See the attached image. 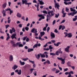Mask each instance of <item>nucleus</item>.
Returning <instances> with one entry per match:
<instances>
[{
	"instance_id": "obj_1",
	"label": "nucleus",
	"mask_w": 77,
	"mask_h": 77,
	"mask_svg": "<svg viewBox=\"0 0 77 77\" xmlns=\"http://www.w3.org/2000/svg\"><path fill=\"white\" fill-rule=\"evenodd\" d=\"M48 14L49 15V19L50 18H51L54 15V11H53L49 10V11H48Z\"/></svg>"
},
{
	"instance_id": "obj_2",
	"label": "nucleus",
	"mask_w": 77,
	"mask_h": 77,
	"mask_svg": "<svg viewBox=\"0 0 77 77\" xmlns=\"http://www.w3.org/2000/svg\"><path fill=\"white\" fill-rule=\"evenodd\" d=\"M29 62H30L33 64L32 66L33 68H35L36 67V64L35 63V61H32L29 59Z\"/></svg>"
},
{
	"instance_id": "obj_3",
	"label": "nucleus",
	"mask_w": 77,
	"mask_h": 77,
	"mask_svg": "<svg viewBox=\"0 0 77 77\" xmlns=\"http://www.w3.org/2000/svg\"><path fill=\"white\" fill-rule=\"evenodd\" d=\"M16 46L19 45V47H23V45L22 44H21V42H18L16 44Z\"/></svg>"
},
{
	"instance_id": "obj_4",
	"label": "nucleus",
	"mask_w": 77,
	"mask_h": 77,
	"mask_svg": "<svg viewBox=\"0 0 77 77\" xmlns=\"http://www.w3.org/2000/svg\"><path fill=\"white\" fill-rule=\"evenodd\" d=\"M17 36V34H13L11 36L12 39H14V38H15V39H17V37H16V36Z\"/></svg>"
},
{
	"instance_id": "obj_5",
	"label": "nucleus",
	"mask_w": 77,
	"mask_h": 77,
	"mask_svg": "<svg viewBox=\"0 0 77 77\" xmlns=\"http://www.w3.org/2000/svg\"><path fill=\"white\" fill-rule=\"evenodd\" d=\"M70 48V46H67L65 50V51H66V52H67V53H68L69 51V48Z\"/></svg>"
},
{
	"instance_id": "obj_6",
	"label": "nucleus",
	"mask_w": 77,
	"mask_h": 77,
	"mask_svg": "<svg viewBox=\"0 0 77 77\" xmlns=\"http://www.w3.org/2000/svg\"><path fill=\"white\" fill-rule=\"evenodd\" d=\"M62 27V30H64L65 29V26H62V25H60L59 26V30H60L61 29V28Z\"/></svg>"
},
{
	"instance_id": "obj_7",
	"label": "nucleus",
	"mask_w": 77,
	"mask_h": 77,
	"mask_svg": "<svg viewBox=\"0 0 77 77\" xmlns=\"http://www.w3.org/2000/svg\"><path fill=\"white\" fill-rule=\"evenodd\" d=\"M13 56H12V55H10L9 57V61H10V62H12V61H13Z\"/></svg>"
},
{
	"instance_id": "obj_8",
	"label": "nucleus",
	"mask_w": 77,
	"mask_h": 77,
	"mask_svg": "<svg viewBox=\"0 0 77 77\" xmlns=\"http://www.w3.org/2000/svg\"><path fill=\"white\" fill-rule=\"evenodd\" d=\"M60 7V6L59 5V3H55V7L57 8L58 9H59V8Z\"/></svg>"
},
{
	"instance_id": "obj_9",
	"label": "nucleus",
	"mask_w": 77,
	"mask_h": 77,
	"mask_svg": "<svg viewBox=\"0 0 77 77\" xmlns=\"http://www.w3.org/2000/svg\"><path fill=\"white\" fill-rule=\"evenodd\" d=\"M37 29L33 28L31 30V32L32 33H35V32H37Z\"/></svg>"
},
{
	"instance_id": "obj_10",
	"label": "nucleus",
	"mask_w": 77,
	"mask_h": 77,
	"mask_svg": "<svg viewBox=\"0 0 77 77\" xmlns=\"http://www.w3.org/2000/svg\"><path fill=\"white\" fill-rule=\"evenodd\" d=\"M23 4H25L26 5H27V0H23L22 1Z\"/></svg>"
},
{
	"instance_id": "obj_11",
	"label": "nucleus",
	"mask_w": 77,
	"mask_h": 77,
	"mask_svg": "<svg viewBox=\"0 0 77 77\" xmlns=\"http://www.w3.org/2000/svg\"><path fill=\"white\" fill-rule=\"evenodd\" d=\"M39 17H41L42 19H45V17L42 14H39L38 15Z\"/></svg>"
},
{
	"instance_id": "obj_12",
	"label": "nucleus",
	"mask_w": 77,
	"mask_h": 77,
	"mask_svg": "<svg viewBox=\"0 0 77 77\" xmlns=\"http://www.w3.org/2000/svg\"><path fill=\"white\" fill-rule=\"evenodd\" d=\"M7 35V37L6 39V41H8L9 39H10V36H9V34L8 33H6Z\"/></svg>"
},
{
	"instance_id": "obj_13",
	"label": "nucleus",
	"mask_w": 77,
	"mask_h": 77,
	"mask_svg": "<svg viewBox=\"0 0 77 77\" xmlns=\"http://www.w3.org/2000/svg\"><path fill=\"white\" fill-rule=\"evenodd\" d=\"M51 36L52 38H55V35L54 33L51 32Z\"/></svg>"
},
{
	"instance_id": "obj_14",
	"label": "nucleus",
	"mask_w": 77,
	"mask_h": 77,
	"mask_svg": "<svg viewBox=\"0 0 77 77\" xmlns=\"http://www.w3.org/2000/svg\"><path fill=\"white\" fill-rule=\"evenodd\" d=\"M18 68V66L16 65H14L12 67V69H14V70H15L17 68Z\"/></svg>"
},
{
	"instance_id": "obj_15",
	"label": "nucleus",
	"mask_w": 77,
	"mask_h": 77,
	"mask_svg": "<svg viewBox=\"0 0 77 77\" xmlns=\"http://www.w3.org/2000/svg\"><path fill=\"white\" fill-rule=\"evenodd\" d=\"M38 1L39 2L41 5H44V2L42 1H40V0H38Z\"/></svg>"
},
{
	"instance_id": "obj_16",
	"label": "nucleus",
	"mask_w": 77,
	"mask_h": 77,
	"mask_svg": "<svg viewBox=\"0 0 77 77\" xmlns=\"http://www.w3.org/2000/svg\"><path fill=\"white\" fill-rule=\"evenodd\" d=\"M19 62L21 65H25V62H22L21 60L19 61Z\"/></svg>"
},
{
	"instance_id": "obj_17",
	"label": "nucleus",
	"mask_w": 77,
	"mask_h": 77,
	"mask_svg": "<svg viewBox=\"0 0 77 77\" xmlns=\"http://www.w3.org/2000/svg\"><path fill=\"white\" fill-rule=\"evenodd\" d=\"M68 15H69V16H70V15H71V16H74V13H69Z\"/></svg>"
},
{
	"instance_id": "obj_18",
	"label": "nucleus",
	"mask_w": 77,
	"mask_h": 77,
	"mask_svg": "<svg viewBox=\"0 0 77 77\" xmlns=\"http://www.w3.org/2000/svg\"><path fill=\"white\" fill-rule=\"evenodd\" d=\"M72 36V33H68V38H71Z\"/></svg>"
},
{
	"instance_id": "obj_19",
	"label": "nucleus",
	"mask_w": 77,
	"mask_h": 77,
	"mask_svg": "<svg viewBox=\"0 0 77 77\" xmlns=\"http://www.w3.org/2000/svg\"><path fill=\"white\" fill-rule=\"evenodd\" d=\"M59 44H60V42H58L57 44L54 43V45L55 46H56L57 47H58Z\"/></svg>"
},
{
	"instance_id": "obj_20",
	"label": "nucleus",
	"mask_w": 77,
	"mask_h": 77,
	"mask_svg": "<svg viewBox=\"0 0 77 77\" xmlns=\"http://www.w3.org/2000/svg\"><path fill=\"white\" fill-rule=\"evenodd\" d=\"M70 64H71V62L70 61H69L67 63V65L68 66H69V67L71 66V65Z\"/></svg>"
},
{
	"instance_id": "obj_21",
	"label": "nucleus",
	"mask_w": 77,
	"mask_h": 77,
	"mask_svg": "<svg viewBox=\"0 0 77 77\" xmlns=\"http://www.w3.org/2000/svg\"><path fill=\"white\" fill-rule=\"evenodd\" d=\"M17 17H18L19 18H21V14H20L19 13H18L17 14Z\"/></svg>"
},
{
	"instance_id": "obj_22",
	"label": "nucleus",
	"mask_w": 77,
	"mask_h": 77,
	"mask_svg": "<svg viewBox=\"0 0 77 77\" xmlns=\"http://www.w3.org/2000/svg\"><path fill=\"white\" fill-rule=\"evenodd\" d=\"M6 5H7V3H5L2 5V8H5L6 7Z\"/></svg>"
},
{
	"instance_id": "obj_23",
	"label": "nucleus",
	"mask_w": 77,
	"mask_h": 77,
	"mask_svg": "<svg viewBox=\"0 0 77 77\" xmlns=\"http://www.w3.org/2000/svg\"><path fill=\"white\" fill-rule=\"evenodd\" d=\"M17 74L18 75H21V70L20 69L19 71H18Z\"/></svg>"
},
{
	"instance_id": "obj_24",
	"label": "nucleus",
	"mask_w": 77,
	"mask_h": 77,
	"mask_svg": "<svg viewBox=\"0 0 77 77\" xmlns=\"http://www.w3.org/2000/svg\"><path fill=\"white\" fill-rule=\"evenodd\" d=\"M45 34V32H40V35L41 36V37H42L43 35H44Z\"/></svg>"
},
{
	"instance_id": "obj_25",
	"label": "nucleus",
	"mask_w": 77,
	"mask_h": 77,
	"mask_svg": "<svg viewBox=\"0 0 77 77\" xmlns=\"http://www.w3.org/2000/svg\"><path fill=\"white\" fill-rule=\"evenodd\" d=\"M33 49H28V52L29 53V52H30L31 51H33Z\"/></svg>"
},
{
	"instance_id": "obj_26",
	"label": "nucleus",
	"mask_w": 77,
	"mask_h": 77,
	"mask_svg": "<svg viewBox=\"0 0 77 77\" xmlns=\"http://www.w3.org/2000/svg\"><path fill=\"white\" fill-rule=\"evenodd\" d=\"M77 20V16H75V18L73 19V21H76Z\"/></svg>"
},
{
	"instance_id": "obj_27",
	"label": "nucleus",
	"mask_w": 77,
	"mask_h": 77,
	"mask_svg": "<svg viewBox=\"0 0 77 77\" xmlns=\"http://www.w3.org/2000/svg\"><path fill=\"white\" fill-rule=\"evenodd\" d=\"M35 56L37 59L39 60V58L40 57V54H38L37 55H36Z\"/></svg>"
},
{
	"instance_id": "obj_28",
	"label": "nucleus",
	"mask_w": 77,
	"mask_h": 77,
	"mask_svg": "<svg viewBox=\"0 0 77 77\" xmlns=\"http://www.w3.org/2000/svg\"><path fill=\"white\" fill-rule=\"evenodd\" d=\"M61 61H62V64H65V59H63Z\"/></svg>"
},
{
	"instance_id": "obj_29",
	"label": "nucleus",
	"mask_w": 77,
	"mask_h": 77,
	"mask_svg": "<svg viewBox=\"0 0 77 77\" xmlns=\"http://www.w3.org/2000/svg\"><path fill=\"white\" fill-rule=\"evenodd\" d=\"M6 11L5 10H3L2 11V14H3V17H5L6 16V14H5Z\"/></svg>"
},
{
	"instance_id": "obj_30",
	"label": "nucleus",
	"mask_w": 77,
	"mask_h": 77,
	"mask_svg": "<svg viewBox=\"0 0 77 77\" xmlns=\"http://www.w3.org/2000/svg\"><path fill=\"white\" fill-rule=\"evenodd\" d=\"M70 9L71 12H75V10L73 9L72 8H70Z\"/></svg>"
},
{
	"instance_id": "obj_31",
	"label": "nucleus",
	"mask_w": 77,
	"mask_h": 77,
	"mask_svg": "<svg viewBox=\"0 0 77 77\" xmlns=\"http://www.w3.org/2000/svg\"><path fill=\"white\" fill-rule=\"evenodd\" d=\"M46 63H48V64H51V62H50V60H46Z\"/></svg>"
},
{
	"instance_id": "obj_32",
	"label": "nucleus",
	"mask_w": 77,
	"mask_h": 77,
	"mask_svg": "<svg viewBox=\"0 0 77 77\" xmlns=\"http://www.w3.org/2000/svg\"><path fill=\"white\" fill-rule=\"evenodd\" d=\"M40 56H41V57H45V55H44V54H40Z\"/></svg>"
},
{
	"instance_id": "obj_33",
	"label": "nucleus",
	"mask_w": 77,
	"mask_h": 77,
	"mask_svg": "<svg viewBox=\"0 0 77 77\" xmlns=\"http://www.w3.org/2000/svg\"><path fill=\"white\" fill-rule=\"evenodd\" d=\"M64 34H65V35L64 36L65 38H66V36H67L68 35V33H67V32H64Z\"/></svg>"
},
{
	"instance_id": "obj_34",
	"label": "nucleus",
	"mask_w": 77,
	"mask_h": 77,
	"mask_svg": "<svg viewBox=\"0 0 77 77\" xmlns=\"http://www.w3.org/2000/svg\"><path fill=\"white\" fill-rule=\"evenodd\" d=\"M60 72V70H58L57 69H56L55 70V73L56 74H57V73H59Z\"/></svg>"
},
{
	"instance_id": "obj_35",
	"label": "nucleus",
	"mask_w": 77,
	"mask_h": 77,
	"mask_svg": "<svg viewBox=\"0 0 77 77\" xmlns=\"http://www.w3.org/2000/svg\"><path fill=\"white\" fill-rule=\"evenodd\" d=\"M29 59V58H23L22 59L23 60V61H26L27 60H28Z\"/></svg>"
},
{
	"instance_id": "obj_36",
	"label": "nucleus",
	"mask_w": 77,
	"mask_h": 77,
	"mask_svg": "<svg viewBox=\"0 0 77 77\" xmlns=\"http://www.w3.org/2000/svg\"><path fill=\"white\" fill-rule=\"evenodd\" d=\"M58 51L60 53H61V54H62V51H61V48L59 49Z\"/></svg>"
},
{
	"instance_id": "obj_37",
	"label": "nucleus",
	"mask_w": 77,
	"mask_h": 77,
	"mask_svg": "<svg viewBox=\"0 0 77 77\" xmlns=\"http://www.w3.org/2000/svg\"><path fill=\"white\" fill-rule=\"evenodd\" d=\"M50 54L51 56H55L56 55V54L53 53H50Z\"/></svg>"
},
{
	"instance_id": "obj_38",
	"label": "nucleus",
	"mask_w": 77,
	"mask_h": 77,
	"mask_svg": "<svg viewBox=\"0 0 77 77\" xmlns=\"http://www.w3.org/2000/svg\"><path fill=\"white\" fill-rule=\"evenodd\" d=\"M63 18H64V17H65L66 13H63Z\"/></svg>"
},
{
	"instance_id": "obj_39",
	"label": "nucleus",
	"mask_w": 77,
	"mask_h": 77,
	"mask_svg": "<svg viewBox=\"0 0 77 77\" xmlns=\"http://www.w3.org/2000/svg\"><path fill=\"white\" fill-rule=\"evenodd\" d=\"M34 70V69L33 68H32L30 69V71L31 73H32V72H33V71Z\"/></svg>"
},
{
	"instance_id": "obj_40",
	"label": "nucleus",
	"mask_w": 77,
	"mask_h": 77,
	"mask_svg": "<svg viewBox=\"0 0 77 77\" xmlns=\"http://www.w3.org/2000/svg\"><path fill=\"white\" fill-rule=\"evenodd\" d=\"M26 30V31H28V30H29V28L28 27H26L25 28Z\"/></svg>"
},
{
	"instance_id": "obj_41",
	"label": "nucleus",
	"mask_w": 77,
	"mask_h": 77,
	"mask_svg": "<svg viewBox=\"0 0 77 77\" xmlns=\"http://www.w3.org/2000/svg\"><path fill=\"white\" fill-rule=\"evenodd\" d=\"M74 74V72L72 71H70V72H69V74Z\"/></svg>"
},
{
	"instance_id": "obj_42",
	"label": "nucleus",
	"mask_w": 77,
	"mask_h": 77,
	"mask_svg": "<svg viewBox=\"0 0 77 77\" xmlns=\"http://www.w3.org/2000/svg\"><path fill=\"white\" fill-rule=\"evenodd\" d=\"M56 68H53L51 69L52 71H54H54H56Z\"/></svg>"
},
{
	"instance_id": "obj_43",
	"label": "nucleus",
	"mask_w": 77,
	"mask_h": 77,
	"mask_svg": "<svg viewBox=\"0 0 77 77\" xmlns=\"http://www.w3.org/2000/svg\"><path fill=\"white\" fill-rule=\"evenodd\" d=\"M51 46V45H50L49 46V48L50 50L53 49V47H52Z\"/></svg>"
},
{
	"instance_id": "obj_44",
	"label": "nucleus",
	"mask_w": 77,
	"mask_h": 77,
	"mask_svg": "<svg viewBox=\"0 0 77 77\" xmlns=\"http://www.w3.org/2000/svg\"><path fill=\"white\" fill-rule=\"evenodd\" d=\"M57 59L58 60H62V59H63V58H62V57H57Z\"/></svg>"
},
{
	"instance_id": "obj_45",
	"label": "nucleus",
	"mask_w": 77,
	"mask_h": 77,
	"mask_svg": "<svg viewBox=\"0 0 77 77\" xmlns=\"http://www.w3.org/2000/svg\"><path fill=\"white\" fill-rule=\"evenodd\" d=\"M37 47H38V44H36L34 45L33 47V48H35V47L36 48Z\"/></svg>"
},
{
	"instance_id": "obj_46",
	"label": "nucleus",
	"mask_w": 77,
	"mask_h": 77,
	"mask_svg": "<svg viewBox=\"0 0 77 77\" xmlns=\"http://www.w3.org/2000/svg\"><path fill=\"white\" fill-rule=\"evenodd\" d=\"M59 14H55V18H58V17H59Z\"/></svg>"
},
{
	"instance_id": "obj_47",
	"label": "nucleus",
	"mask_w": 77,
	"mask_h": 77,
	"mask_svg": "<svg viewBox=\"0 0 77 77\" xmlns=\"http://www.w3.org/2000/svg\"><path fill=\"white\" fill-rule=\"evenodd\" d=\"M0 32L1 33H2L3 34L5 33L4 32L2 31V29H0Z\"/></svg>"
},
{
	"instance_id": "obj_48",
	"label": "nucleus",
	"mask_w": 77,
	"mask_h": 77,
	"mask_svg": "<svg viewBox=\"0 0 77 77\" xmlns=\"http://www.w3.org/2000/svg\"><path fill=\"white\" fill-rule=\"evenodd\" d=\"M43 14H47V11H44L42 12Z\"/></svg>"
},
{
	"instance_id": "obj_49",
	"label": "nucleus",
	"mask_w": 77,
	"mask_h": 77,
	"mask_svg": "<svg viewBox=\"0 0 77 77\" xmlns=\"http://www.w3.org/2000/svg\"><path fill=\"white\" fill-rule=\"evenodd\" d=\"M63 70H64V72H65V71H67L68 70V68H66V69H64Z\"/></svg>"
},
{
	"instance_id": "obj_50",
	"label": "nucleus",
	"mask_w": 77,
	"mask_h": 77,
	"mask_svg": "<svg viewBox=\"0 0 77 77\" xmlns=\"http://www.w3.org/2000/svg\"><path fill=\"white\" fill-rule=\"evenodd\" d=\"M47 19H46V21H47L48 22V17H49V16L48 15H47Z\"/></svg>"
},
{
	"instance_id": "obj_51",
	"label": "nucleus",
	"mask_w": 77,
	"mask_h": 77,
	"mask_svg": "<svg viewBox=\"0 0 77 77\" xmlns=\"http://www.w3.org/2000/svg\"><path fill=\"white\" fill-rule=\"evenodd\" d=\"M65 20H63L62 21L60 22V24H62V23H65Z\"/></svg>"
},
{
	"instance_id": "obj_52",
	"label": "nucleus",
	"mask_w": 77,
	"mask_h": 77,
	"mask_svg": "<svg viewBox=\"0 0 77 77\" xmlns=\"http://www.w3.org/2000/svg\"><path fill=\"white\" fill-rule=\"evenodd\" d=\"M66 12H69V9L67 7L66 8Z\"/></svg>"
},
{
	"instance_id": "obj_53",
	"label": "nucleus",
	"mask_w": 77,
	"mask_h": 77,
	"mask_svg": "<svg viewBox=\"0 0 77 77\" xmlns=\"http://www.w3.org/2000/svg\"><path fill=\"white\" fill-rule=\"evenodd\" d=\"M26 5H28V7H29V5H32V3H31V2H29V3L27 2V4H26Z\"/></svg>"
},
{
	"instance_id": "obj_54",
	"label": "nucleus",
	"mask_w": 77,
	"mask_h": 77,
	"mask_svg": "<svg viewBox=\"0 0 77 77\" xmlns=\"http://www.w3.org/2000/svg\"><path fill=\"white\" fill-rule=\"evenodd\" d=\"M10 15H11V14L13 13V10H11H11H10Z\"/></svg>"
},
{
	"instance_id": "obj_55",
	"label": "nucleus",
	"mask_w": 77,
	"mask_h": 77,
	"mask_svg": "<svg viewBox=\"0 0 77 77\" xmlns=\"http://www.w3.org/2000/svg\"><path fill=\"white\" fill-rule=\"evenodd\" d=\"M44 50L45 51H48V50H49V48H44Z\"/></svg>"
},
{
	"instance_id": "obj_56",
	"label": "nucleus",
	"mask_w": 77,
	"mask_h": 77,
	"mask_svg": "<svg viewBox=\"0 0 77 77\" xmlns=\"http://www.w3.org/2000/svg\"><path fill=\"white\" fill-rule=\"evenodd\" d=\"M12 30L13 32H15V29H14V27L12 28Z\"/></svg>"
},
{
	"instance_id": "obj_57",
	"label": "nucleus",
	"mask_w": 77,
	"mask_h": 77,
	"mask_svg": "<svg viewBox=\"0 0 77 77\" xmlns=\"http://www.w3.org/2000/svg\"><path fill=\"white\" fill-rule=\"evenodd\" d=\"M59 53H60L58 51H57L56 52V55H59Z\"/></svg>"
},
{
	"instance_id": "obj_58",
	"label": "nucleus",
	"mask_w": 77,
	"mask_h": 77,
	"mask_svg": "<svg viewBox=\"0 0 77 77\" xmlns=\"http://www.w3.org/2000/svg\"><path fill=\"white\" fill-rule=\"evenodd\" d=\"M50 27H48L47 29V32H49V30H50Z\"/></svg>"
},
{
	"instance_id": "obj_59",
	"label": "nucleus",
	"mask_w": 77,
	"mask_h": 77,
	"mask_svg": "<svg viewBox=\"0 0 77 77\" xmlns=\"http://www.w3.org/2000/svg\"><path fill=\"white\" fill-rule=\"evenodd\" d=\"M67 77H74V76H72V75H71V74H69L68 75V76Z\"/></svg>"
},
{
	"instance_id": "obj_60",
	"label": "nucleus",
	"mask_w": 77,
	"mask_h": 77,
	"mask_svg": "<svg viewBox=\"0 0 77 77\" xmlns=\"http://www.w3.org/2000/svg\"><path fill=\"white\" fill-rule=\"evenodd\" d=\"M46 29H47V28L45 27L43 28V31H46Z\"/></svg>"
},
{
	"instance_id": "obj_61",
	"label": "nucleus",
	"mask_w": 77,
	"mask_h": 77,
	"mask_svg": "<svg viewBox=\"0 0 77 77\" xmlns=\"http://www.w3.org/2000/svg\"><path fill=\"white\" fill-rule=\"evenodd\" d=\"M35 36H38V33H37V32H35Z\"/></svg>"
},
{
	"instance_id": "obj_62",
	"label": "nucleus",
	"mask_w": 77,
	"mask_h": 77,
	"mask_svg": "<svg viewBox=\"0 0 77 77\" xmlns=\"http://www.w3.org/2000/svg\"><path fill=\"white\" fill-rule=\"evenodd\" d=\"M51 42H52V43H55V42H56V41L55 40H51Z\"/></svg>"
},
{
	"instance_id": "obj_63",
	"label": "nucleus",
	"mask_w": 77,
	"mask_h": 77,
	"mask_svg": "<svg viewBox=\"0 0 77 77\" xmlns=\"http://www.w3.org/2000/svg\"><path fill=\"white\" fill-rule=\"evenodd\" d=\"M14 72H12L11 73V76H12V75H14Z\"/></svg>"
},
{
	"instance_id": "obj_64",
	"label": "nucleus",
	"mask_w": 77,
	"mask_h": 77,
	"mask_svg": "<svg viewBox=\"0 0 77 77\" xmlns=\"http://www.w3.org/2000/svg\"><path fill=\"white\" fill-rule=\"evenodd\" d=\"M9 27V25H8L5 26V28L6 29H7V28H8V27Z\"/></svg>"
}]
</instances>
